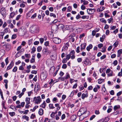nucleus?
Returning a JSON list of instances; mask_svg holds the SVG:
<instances>
[{
  "label": "nucleus",
  "mask_w": 122,
  "mask_h": 122,
  "mask_svg": "<svg viewBox=\"0 0 122 122\" xmlns=\"http://www.w3.org/2000/svg\"><path fill=\"white\" fill-rule=\"evenodd\" d=\"M4 46L5 49L7 51L10 50L11 48V45L10 44H7L4 45Z\"/></svg>",
  "instance_id": "11"
},
{
  "label": "nucleus",
  "mask_w": 122,
  "mask_h": 122,
  "mask_svg": "<svg viewBox=\"0 0 122 122\" xmlns=\"http://www.w3.org/2000/svg\"><path fill=\"white\" fill-rule=\"evenodd\" d=\"M57 99L56 97H54L52 101L54 103H55L57 102Z\"/></svg>",
  "instance_id": "50"
},
{
  "label": "nucleus",
  "mask_w": 122,
  "mask_h": 122,
  "mask_svg": "<svg viewBox=\"0 0 122 122\" xmlns=\"http://www.w3.org/2000/svg\"><path fill=\"white\" fill-rule=\"evenodd\" d=\"M43 113V110L41 109L40 108L39 111V114L40 115H42Z\"/></svg>",
  "instance_id": "23"
},
{
  "label": "nucleus",
  "mask_w": 122,
  "mask_h": 122,
  "mask_svg": "<svg viewBox=\"0 0 122 122\" xmlns=\"http://www.w3.org/2000/svg\"><path fill=\"white\" fill-rule=\"evenodd\" d=\"M116 56L115 54H113L111 55V58H113L116 57Z\"/></svg>",
  "instance_id": "61"
},
{
  "label": "nucleus",
  "mask_w": 122,
  "mask_h": 122,
  "mask_svg": "<svg viewBox=\"0 0 122 122\" xmlns=\"http://www.w3.org/2000/svg\"><path fill=\"white\" fill-rule=\"evenodd\" d=\"M106 46H104L102 48V50L101 51L103 52H105L106 50Z\"/></svg>",
  "instance_id": "38"
},
{
  "label": "nucleus",
  "mask_w": 122,
  "mask_h": 122,
  "mask_svg": "<svg viewBox=\"0 0 122 122\" xmlns=\"http://www.w3.org/2000/svg\"><path fill=\"white\" fill-rule=\"evenodd\" d=\"M15 13V12H13L11 13L10 14V16L11 18H13L14 16Z\"/></svg>",
  "instance_id": "25"
},
{
  "label": "nucleus",
  "mask_w": 122,
  "mask_h": 122,
  "mask_svg": "<svg viewBox=\"0 0 122 122\" xmlns=\"http://www.w3.org/2000/svg\"><path fill=\"white\" fill-rule=\"evenodd\" d=\"M75 51L74 50H73L72 51H71L70 52V53L69 54H70V55H74V54L75 53Z\"/></svg>",
  "instance_id": "51"
},
{
  "label": "nucleus",
  "mask_w": 122,
  "mask_h": 122,
  "mask_svg": "<svg viewBox=\"0 0 122 122\" xmlns=\"http://www.w3.org/2000/svg\"><path fill=\"white\" fill-rule=\"evenodd\" d=\"M76 116L75 115H74L71 116V120L74 121L76 120Z\"/></svg>",
  "instance_id": "21"
},
{
  "label": "nucleus",
  "mask_w": 122,
  "mask_h": 122,
  "mask_svg": "<svg viewBox=\"0 0 122 122\" xmlns=\"http://www.w3.org/2000/svg\"><path fill=\"white\" fill-rule=\"evenodd\" d=\"M83 115H85L87 112V109L85 107L81 108L80 110Z\"/></svg>",
  "instance_id": "7"
},
{
  "label": "nucleus",
  "mask_w": 122,
  "mask_h": 122,
  "mask_svg": "<svg viewBox=\"0 0 122 122\" xmlns=\"http://www.w3.org/2000/svg\"><path fill=\"white\" fill-rule=\"evenodd\" d=\"M9 114L12 117L15 115V113L14 112H10Z\"/></svg>",
  "instance_id": "42"
},
{
  "label": "nucleus",
  "mask_w": 122,
  "mask_h": 122,
  "mask_svg": "<svg viewBox=\"0 0 122 122\" xmlns=\"http://www.w3.org/2000/svg\"><path fill=\"white\" fill-rule=\"evenodd\" d=\"M104 79H99L98 80V83L100 84L103 82Z\"/></svg>",
  "instance_id": "35"
},
{
  "label": "nucleus",
  "mask_w": 122,
  "mask_h": 122,
  "mask_svg": "<svg viewBox=\"0 0 122 122\" xmlns=\"http://www.w3.org/2000/svg\"><path fill=\"white\" fill-rule=\"evenodd\" d=\"M22 118L24 119H25L27 121H28L29 117L27 116L26 115L23 116L22 117Z\"/></svg>",
  "instance_id": "29"
},
{
  "label": "nucleus",
  "mask_w": 122,
  "mask_h": 122,
  "mask_svg": "<svg viewBox=\"0 0 122 122\" xmlns=\"http://www.w3.org/2000/svg\"><path fill=\"white\" fill-rule=\"evenodd\" d=\"M50 16H51V17L52 16L53 17L55 18L56 17V15L55 14H54L53 13H50Z\"/></svg>",
  "instance_id": "41"
},
{
  "label": "nucleus",
  "mask_w": 122,
  "mask_h": 122,
  "mask_svg": "<svg viewBox=\"0 0 122 122\" xmlns=\"http://www.w3.org/2000/svg\"><path fill=\"white\" fill-rule=\"evenodd\" d=\"M117 53L120 54H122V49H120L118 50Z\"/></svg>",
  "instance_id": "54"
},
{
  "label": "nucleus",
  "mask_w": 122,
  "mask_h": 122,
  "mask_svg": "<svg viewBox=\"0 0 122 122\" xmlns=\"http://www.w3.org/2000/svg\"><path fill=\"white\" fill-rule=\"evenodd\" d=\"M14 63L13 61H11L9 65L8 66L7 68V70H9L11 69L13 66H14Z\"/></svg>",
  "instance_id": "14"
},
{
  "label": "nucleus",
  "mask_w": 122,
  "mask_h": 122,
  "mask_svg": "<svg viewBox=\"0 0 122 122\" xmlns=\"http://www.w3.org/2000/svg\"><path fill=\"white\" fill-rule=\"evenodd\" d=\"M42 48L41 46H38L37 48V51L38 52H40L42 49Z\"/></svg>",
  "instance_id": "39"
},
{
  "label": "nucleus",
  "mask_w": 122,
  "mask_h": 122,
  "mask_svg": "<svg viewBox=\"0 0 122 122\" xmlns=\"http://www.w3.org/2000/svg\"><path fill=\"white\" fill-rule=\"evenodd\" d=\"M18 33L20 36H22L25 35L27 32L26 29L21 27L18 29Z\"/></svg>",
  "instance_id": "2"
},
{
  "label": "nucleus",
  "mask_w": 122,
  "mask_h": 122,
  "mask_svg": "<svg viewBox=\"0 0 122 122\" xmlns=\"http://www.w3.org/2000/svg\"><path fill=\"white\" fill-rule=\"evenodd\" d=\"M40 88V86L38 84V83L36 84L35 86V89L38 90Z\"/></svg>",
  "instance_id": "30"
},
{
  "label": "nucleus",
  "mask_w": 122,
  "mask_h": 122,
  "mask_svg": "<svg viewBox=\"0 0 122 122\" xmlns=\"http://www.w3.org/2000/svg\"><path fill=\"white\" fill-rule=\"evenodd\" d=\"M105 8L104 7H100V9H99V11L100 12L102 11L103 10H104Z\"/></svg>",
  "instance_id": "46"
},
{
  "label": "nucleus",
  "mask_w": 122,
  "mask_h": 122,
  "mask_svg": "<svg viewBox=\"0 0 122 122\" xmlns=\"http://www.w3.org/2000/svg\"><path fill=\"white\" fill-rule=\"evenodd\" d=\"M46 105V103L45 102V101H44L43 103L40 106L43 108H45Z\"/></svg>",
  "instance_id": "20"
},
{
  "label": "nucleus",
  "mask_w": 122,
  "mask_h": 122,
  "mask_svg": "<svg viewBox=\"0 0 122 122\" xmlns=\"http://www.w3.org/2000/svg\"><path fill=\"white\" fill-rule=\"evenodd\" d=\"M44 52V54L46 55L50 54L51 53L50 51L46 48H45Z\"/></svg>",
  "instance_id": "16"
},
{
  "label": "nucleus",
  "mask_w": 122,
  "mask_h": 122,
  "mask_svg": "<svg viewBox=\"0 0 122 122\" xmlns=\"http://www.w3.org/2000/svg\"><path fill=\"white\" fill-rule=\"evenodd\" d=\"M81 8L82 10H84L85 9V6L83 5H82L81 6Z\"/></svg>",
  "instance_id": "52"
},
{
  "label": "nucleus",
  "mask_w": 122,
  "mask_h": 122,
  "mask_svg": "<svg viewBox=\"0 0 122 122\" xmlns=\"http://www.w3.org/2000/svg\"><path fill=\"white\" fill-rule=\"evenodd\" d=\"M36 51V49L35 47H33V48L31 49V53H34Z\"/></svg>",
  "instance_id": "37"
},
{
  "label": "nucleus",
  "mask_w": 122,
  "mask_h": 122,
  "mask_svg": "<svg viewBox=\"0 0 122 122\" xmlns=\"http://www.w3.org/2000/svg\"><path fill=\"white\" fill-rule=\"evenodd\" d=\"M36 16V14L35 13L34 14L32 15L31 17V18L32 19H34Z\"/></svg>",
  "instance_id": "53"
},
{
  "label": "nucleus",
  "mask_w": 122,
  "mask_h": 122,
  "mask_svg": "<svg viewBox=\"0 0 122 122\" xmlns=\"http://www.w3.org/2000/svg\"><path fill=\"white\" fill-rule=\"evenodd\" d=\"M40 41L41 43L42 44L44 42V39L42 38H41L40 39Z\"/></svg>",
  "instance_id": "64"
},
{
  "label": "nucleus",
  "mask_w": 122,
  "mask_h": 122,
  "mask_svg": "<svg viewBox=\"0 0 122 122\" xmlns=\"http://www.w3.org/2000/svg\"><path fill=\"white\" fill-rule=\"evenodd\" d=\"M24 68L21 65L19 67V69L20 70L23 71L24 69Z\"/></svg>",
  "instance_id": "48"
},
{
  "label": "nucleus",
  "mask_w": 122,
  "mask_h": 122,
  "mask_svg": "<svg viewBox=\"0 0 122 122\" xmlns=\"http://www.w3.org/2000/svg\"><path fill=\"white\" fill-rule=\"evenodd\" d=\"M119 44V42L118 41H116L115 42L113 46H114L115 47H116Z\"/></svg>",
  "instance_id": "36"
},
{
  "label": "nucleus",
  "mask_w": 122,
  "mask_h": 122,
  "mask_svg": "<svg viewBox=\"0 0 122 122\" xmlns=\"http://www.w3.org/2000/svg\"><path fill=\"white\" fill-rule=\"evenodd\" d=\"M120 108V106L117 105L113 107V109L115 111H116L117 109L119 108Z\"/></svg>",
  "instance_id": "28"
},
{
  "label": "nucleus",
  "mask_w": 122,
  "mask_h": 122,
  "mask_svg": "<svg viewBox=\"0 0 122 122\" xmlns=\"http://www.w3.org/2000/svg\"><path fill=\"white\" fill-rule=\"evenodd\" d=\"M106 73L107 74L108 76H113V72L110 69H107L106 70Z\"/></svg>",
  "instance_id": "4"
},
{
  "label": "nucleus",
  "mask_w": 122,
  "mask_h": 122,
  "mask_svg": "<svg viewBox=\"0 0 122 122\" xmlns=\"http://www.w3.org/2000/svg\"><path fill=\"white\" fill-rule=\"evenodd\" d=\"M30 61L31 63H33L35 62V58L33 56H32V58L30 60Z\"/></svg>",
  "instance_id": "22"
},
{
  "label": "nucleus",
  "mask_w": 122,
  "mask_h": 122,
  "mask_svg": "<svg viewBox=\"0 0 122 122\" xmlns=\"http://www.w3.org/2000/svg\"><path fill=\"white\" fill-rule=\"evenodd\" d=\"M30 32L32 34H35L38 33L40 31V27L37 25H33L30 28Z\"/></svg>",
  "instance_id": "1"
},
{
  "label": "nucleus",
  "mask_w": 122,
  "mask_h": 122,
  "mask_svg": "<svg viewBox=\"0 0 122 122\" xmlns=\"http://www.w3.org/2000/svg\"><path fill=\"white\" fill-rule=\"evenodd\" d=\"M0 12L3 17H5L6 13L5 8L4 7L1 8L0 11Z\"/></svg>",
  "instance_id": "6"
},
{
  "label": "nucleus",
  "mask_w": 122,
  "mask_h": 122,
  "mask_svg": "<svg viewBox=\"0 0 122 122\" xmlns=\"http://www.w3.org/2000/svg\"><path fill=\"white\" fill-rule=\"evenodd\" d=\"M103 118L104 119V122H107L109 120V118L107 117H106Z\"/></svg>",
  "instance_id": "40"
},
{
  "label": "nucleus",
  "mask_w": 122,
  "mask_h": 122,
  "mask_svg": "<svg viewBox=\"0 0 122 122\" xmlns=\"http://www.w3.org/2000/svg\"><path fill=\"white\" fill-rule=\"evenodd\" d=\"M69 46V44L67 42L65 43L64 46L62 47V51H65L67 50L68 47Z\"/></svg>",
  "instance_id": "8"
},
{
  "label": "nucleus",
  "mask_w": 122,
  "mask_h": 122,
  "mask_svg": "<svg viewBox=\"0 0 122 122\" xmlns=\"http://www.w3.org/2000/svg\"><path fill=\"white\" fill-rule=\"evenodd\" d=\"M53 104L51 103H50L49 104V106L50 109H53L55 108V107L53 106Z\"/></svg>",
  "instance_id": "27"
},
{
  "label": "nucleus",
  "mask_w": 122,
  "mask_h": 122,
  "mask_svg": "<svg viewBox=\"0 0 122 122\" xmlns=\"http://www.w3.org/2000/svg\"><path fill=\"white\" fill-rule=\"evenodd\" d=\"M25 5L23 3H21L20 5V7L21 8H24L25 7Z\"/></svg>",
  "instance_id": "57"
},
{
  "label": "nucleus",
  "mask_w": 122,
  "mask_h": 122,
  "mask_svg": "<svg viewBox=\"0 0 122 122\" xmlns=\"http://www.w3.org/2000/svg\"><path fill=\"white\" fill-rule=\"evenodd\" d=\"M10 108L12 110H13L14 111H15L16 110V107H15L13 105H11L10 107Z\"/></svg>",
  "instance_id": "33"
},
{
  "label": "nucleus",
  "mask_w": 122,
  "mask_h": 122,
  "mask_svg": "<svg viewBox=\"0 0 122 122\" xmlns=\"http://www.w3.org/2000/svg\"><path fill=\"white\" fill-rule=\"evenodd\" d=\"M72 10V8L71 6H68L67 8V12H70Z\"/></svg>",
  "instance_id": "43"
},
{
  "label": "nucleus",
  "mask_w": 122,
  "mask_h": 122,
  "mask_svg": "<svg viewBox=\"0 0 122 122\" xmlns=\"http://www.w3.org/2000/svg\"><path fill=\"white\" fill-rule=\"evenodd\" d=\"M55 107H57L56 109L57 111H58L60 109V107L59 105L58 104H55Z\"/></svg>",
  "instance_id": "26"
},
{
  "label": "nucleus",
  "mask_w": 122,
  "mask_h": 122,
  "mask_svg": "<svg viewBox=\"0 0 122 122\" xmlns=\"http://www.w3.org/2000/svg\"><path fill=\"white\" fill-rule=\"evenodd\" d=\"M77 116L80 117L79 120L80 121L82 120L81 119V117H82V116L83 115L82 114H81V112L79 110L78 112L77 113Z\"/></svg>",
  "instance_id": "15"
},
{
  "label": "nucleus",
  "mask_w": 122,
  "mask_h": 122,
  "mask_svg": "<svg viewBox=\"0 0 122 122\" xmlns=\"http://www.w3.org/2000/svg\"><path fill=\"white\" fill-rule=\"evenodd\" d=\"M100 21L101 22L103 23H106V20L104 19V18H102L100 19Z\"/></svg>",
  "instance_id": "44"
},
{
  "label": "nucleus",
  "mask_w": 122,
  "mask_h": 122,
  "mask_svg": "<svg viewBox=\"0 0 122 122\" xmlns=\"http://www.w3.org/2000/svg\"><path fill=\"white\" fill-rule=\"evenodd\" d=\"M88 95L87 94H85V93H83L81 95V98L82 99H84L85 97H88Z\"/></svg>",
  "instance_id": "24"
},
{
  "label": "nucleus",
  "mask_w": 122,
  "mask_h": 122,
  "mask_svg": "<svg viewBox=\"0 0 122 122\" xmlns=\"http://www.w3.org/2000/svg\"><path fill=\"white\" fill-rule=\"evenodd\" d=\"M66 97V96L65 95H63L62 96V100H64Z\"/></svg>",
  "instance_id": "56"
},
{
  "label": "nucleus",
  "mask_w": 122,
  "mask_h": 122,
  "mask_svg": "<svg viewBox=\"0 0 122 122\" xmlns=\"http://www.w3.org/2000/svg\"><path fill=\"white\" fill-rule=\"evenodd\" d=\"M23 11V10L22 8H20L19 10V11L20 14L22 13Z\"/></svg>",
  "instance_id": "58"
},
{
  "label": "nucleus",
  "mask_w": 122,
  "mask_h": 122,
  "mask_svg": "<svg viewBox=\"0 0 122 122\" xmlns=\"http://www.w3.org/2000/svg\"><path fill=\"white\" fill-rule=\"evenodd\" d=\"M96 116L95 115H93L90 117V119L91 120H92Z\"/></svg>",
  "instance_id": "59"
},
{
  "label": "nucleus",
  "mask_w": 122,
  "mask_h": 122,
  "mask_svg": "<svg viewBox=\"0 0 122 122\" xmlns=\"http://www.w3.org/2000/svg\"><path fill=\"white\" fill-rule=\"evenodd\" d=\"M30 97H26L25 99V101L26 104H30Z\"/></svg>",
  "instance_id": "17"
},
{
  "label": "nucleus",
  "mask_w": 122,
  "mask_h": 122,
  "mask_svg": "<svg viewBox=\"0 0 122 122\" xmlns=\"http://www.w3.org/2000/svg\"><path fill=\"white\" fill-rule=\"evenodd\" d=\"M79 50H80V47L79 46H78L76 48V52L77 53H79L80 52Z\"/></svg>",
  "instance_id": "63"
},
{
  "label": "nucleus",
  "mask_w": 122,
  "mask_h": 122,
  "mask_svg": "<svg viewBox=\"0 0 122 122\" xmlns=\"http://www.w3.org/2000/svg\"><path fill=\"white\" fill-rule=\"evenodd\" d=\"M118 63V62L117 60H115L114 61L113 64L114 65V66H116Z\"/></svg>",
  "instance_id": "55"
},
{
  "label": "nucleus",
  "mask_w": 122,
  "mask_h": 122,
  "mask_svg": "<svg viewBox=\"0 0 122 122\" xmlns=\"http://www.w3.org/2000/svg\"><path fill=\"white\" fill-rule=\"evenodd\" d=\"M95 10L94 9H88L87 10V12L89 14H93L95 12Z\"/></svg>",
  "instance_id": "9"
},
{
  "label": "nucleus",
  "mask_w": 122,
  "mask_h": 122,
  "mask_svg": "<svg viewBox=\"0 0 122 122\" xmlns=\"http://www.w3.org/2000/svg\"><path fill=\"white\" fill-rule=\"evenodd\" d=\"M5 51L3 49H1L0 50V55H4Z\"/></svg>",
  "instance_id": "31"
},
{
  "label": "nucleus",
  "mask_w": 122,
  "mask_h": 122,
  "mask_svg": "<svg viewBox=\"0 0 122 122\" xmlns=\"http://www.w3.org/2000/svg\"><path fill=\"white\" fill-rule=\"evenodd\" d=\"M25 103L24 102H21L20 104H18L17 106H16V108H20L21 107H24L25 106Z\"/></svg>",
  "instance_id": "12"
},
{
  "label": "nucleus",
  "mask_w": 122,
  "mask_h": 122,
  "mask_svg": "<svg viewBox=\"0 0 122 122\" xmlns=\"http://www.w3.org/2000/svg\"><path fill=\"white\" fill-rule=\"evenodd\" d=\"M24 93L21 92V93H20L18 95V97L19 98H20L22 96H23L24 95Z\"/></svg>",
  "instance_id": "60"
},
{
  "label": "nucleus",
  "mask_w": 122,
  "mask_h": 122,
  "mask_svg": "<svg viewBox=\"0 0 122 122\" xmlns=\"http://www.w3.org/2000/svg\"><path fill=\"white\" fill-rule=\"evenodd\" d=\"M84 64L86 65H90L91 64V62L88 58H86L84 62Z\"/></svg>",
  "instance_id": "10"
},
{
  "label": "nucleus",
  "mask_w": 122,
  "mask_h": 122,
  "mask_svg": "<svg viewBox=\"0 0 122 122\" xmlns=\"http://www.w3.org/2000/svg\"><path fill=\"white\" fill-rule=\"evenodd\" d=\"M33 11V9H31L29 12L27 13L26 15L27 16H28V17H30Z\"/></svg>",
  "instance_id": "18"
},
{
  "label": "nucleus",
  "mask_w": 122,
  "mask_h": 122,
  "mask_svg": "<svg viewBox=\"0 0 122 122\" xmlns=\"http://www.w3.org/2000/svg\"><path fill=\"white\" fill-rule=\"evenodd\" d=\"M17 68L16 66H15L14 67V68L13 69L12 71L14 72H16L17 70Z\"/></svg>",
  "instance_id": "49"
},
{
  "label": "nucleus",
  "mask_w": 122,
  "mask_h": 122,
  "mask_svg": "<svg viewBox=\"0 0 122 122\" xmlns=\"http://www.w3.org/2000/svg\"><path fill=\"white\" fill-rule=\"evenodd\" d=\"M52 40L56 44H59L61 42V39L58 38L54 37L53 38Z\"/></svg>",
  "instance_id": "5"
},
{
  "label": "nucleus",
  "mask_w": 122,
  "mask_h": 122,
  "mask_svg": "<svg viewBox=\"0 0 122 122\" xmlns=\"http://www.w3.org/2000/svg\"><path fill=\"white\" fill-rule=\"evenodd\" d=\"M71 57V56L70 54H69L67 55L66 56V59L67 60H68Z\"/></svg>",
  "instance_id": "45"
},
{
  "label": "nucleus",
  "mask_w": 122,
  "mask_h": 122,
  "mask_svg": "<svg viewBox=\"0 0 122 122\" xmlns=\"http://www.w3.org/2000/svg\"><path fill=\"white\" fill-rule=\"evenodd\" d=\"M86 47V46L85 44H81V50H83Z\"/></svg>",
  "instance_id": "32"
},
{
  "label": "nucleus",
  "mask_w": 122,
  "mask_h": 122,
  "mask_svg": "<svg viewBox=\"0 0 122 122\" xmlns=\"http://www.w3.org/2000/svg\"><path fill=\"white\" fill-rule=\"evenodd\" d=\"M92 45L91 44H90L89 46L87 47L86 49L88 51H89L90 49L92 48Z\"/></svg>",
  "instance_id": "19"
},
{
  "label": "nucleus",
  "mask_w": 122,
  "mask_h": 122,
  "mask_svg": "<svg viewBox=\"0 0 122 122\" xmlns=\"http://www.w3.org/2000/svg\"><path fill=\"white\" fill-rule=\"evenodd\" d=\"M67 67V66L66 64H64L63 65L62 68L63 69H66Z\"/></svg>",
  "instance_id": "47"
},
{
  "label": "nucleus",
  "mask_w": 122,
  "mask_h": 122,
  "mask_svg": "<svg viewBox=\"0 0 122 122\" xmlns=\"http://www.w3.org/2000/svg\"><path fill=\"white\" fill-rule=\"evenodd\" d=\"M46 75L45 73L42 72L41 75L40 77L41 80H43L45 79L46 78Z\"/></svg>",
  "instance_id": "13"
},
{
  "label": "nucleus",
  "mask_w": 122,
  "mask_h": 122,
  "mask_svg": "<svg viewBox=\"0 0 122 122\" xmlns=\"http://www.w3.org/2000/svg\"><path fill=\"white\" fill-rule=\"evenodd\" d=\"M21 15H18L16 17V20H18L21 17Z\"/></svg>",
  "instance_id": "62"
},
{
  "label": "nucleus",
  "mask_w": 122,
  "mask_h": 122,
  "mask_svg": "<svg viewBox=\"0 0 122 122\" xmlns=\"http://www.w3.org/2000/svg\"><path fill=\"white\" fill-rule=\"evenodd\" d=\"M33 100L34 101L35 103L37 104H40L41 101V99L40 96L34 97Z\"/></svg>",
  "instance_id": "3"
},
{
  "label": "nucleus",
  "mask_w": 122,
  "mask_h": 122,
  "mask_svg": "<svg viewBox=\"0 0 122 122\" xmlns=\"http://www.w3.org/2000/svg\"><path fill=\"white\" fill-rule=\"evenodd\" d=\"M51 46L52 47V48L54 50H57V48L55 45H51Z\"/></svg>",
  "instance_id": "34"
}]
</instances>
